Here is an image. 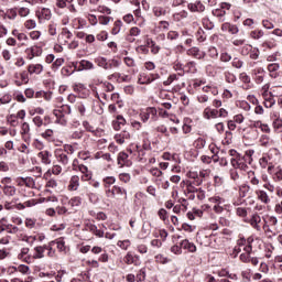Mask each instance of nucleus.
I'll list each match as a JSON object with an SVG mask.
<instances>
[{
    "label": "nucleus",
    "mask_w": 282,
    "mask_h": 282,
    "mask_svg": "<svg viewBox=\"0 0 282 282\" xmlns=\"http://www.w3.org/2000/svg\"><path fill=\"white\" fill-rule=\"evenodd\" d=\"M45 248H46V245L36 246L33 248V256H32L33 261L34 259H45Z\"/></svg>",
    "instance_id": "11"
},
{
    "label": "nucleus",
    "mask_w": 282,
    "mask_h": 282,
    "mask_svg": "<svg viewBox=\"0 0 282 282\" xmlns=\"http://www.w3.org/2000/svg\"><path fill=\"white\" fill-rule=\"evenodd\" d=\"M135 259H138V257H134L133 254H131V252H128L123 258V261L124 263H127V265H132V263L135 264Z\"/></svg>",
    "instance_id": "47"
},
{
    "label": "nucleus",
    "mask_w": 282,
    "mask_h": 282,
    "mask_svg": "<svg viewBox=\"0 0 282 282\" xmlns=\"http://www.w3.org/2000/svg\"><path fill=\"white\" fill-rule=\"evenodd\" d=\"M173 69H174V72H180V73L177 74V76H183L184 74H186L184 64H182V62H180V61H175V62H174V64H173Z\"/></svg>",
    "instance_id": "33"
},
{
    "label": "nucleus",
    "mask_w": 282,
    "mask_h": 282,
    "mask_svg": "<svg viewBox=\"0 0 282 282\" xmlns=\"http://www.w3.org/2000/svg\"><path fill=\"white\" fill-rule=\"evenodd\" d=\"M104 107V104L100 102V101H95L94 105H93V111L95 113H97V116H102V113H105V108Z\"/></svg>",
    "instance_id": "35"
},
{
    "label": "nucleus",
    "mask_w": 282,
    "mask_h": 282,
    "mask_svg": "<svg viewBox=\"0 0 282 282\" xmlns=\"http://www.w3.org/2000/svg\"><path fill=\"white\" fill-rule=\"evenodd\" d=\"M121 28H122V21L120 20L115 21L111 33L115 35L120 34Z\"/></svg>",
    "instance_id": "54"
},
{
    "label": "nucleus",
    "mask_w": 282,
    "mask_h": 282,
    "mask_svg": "<svg viewBox=\"0 0 282 282\" xmlns=\"http://www.w3.org/2000/svg\"><path fill=\"white\" fill-rule=\"evenodd\" d=\"M117 164L119 169H123V166H131L132 162L131 159H129V155L127 152H120L117 156Z\"/></svg>",
    "instance_id": "6"
},
{
    "label": "nucleus",
    "mask_w": 282,
    "mask_h": 282,
    "mask_svg": "<svg viewBox=\"0 0 282 282\" xmlns=\"http://www.w3.org/2000/svg\"><path fill=\"white\" fill-rule=\"evenodd\" d=\"M203 116L206 118V120H210V118H219V110L207 107L204 109Z\"/></svg>",
    "instance_id": "13"
},
{
    "label": "nucleus",
    "mask_w": 282,
    "mask_h": 282,
    "mask_svg": "<svg viewBox=\"0 0 282 282\" xmlns=\"http://www.w3.org/2000/svg\"><path fill=\"white\" fill-rule=\"evenodd\" d=\"M180 75L177 74H171L169 75L167 79L163 82L164 87H169L170 85H173V83H175V80H178Z\"/></svg>",
    "instance_id": "43"
},
{
    "label": "nucleus",
    "mask_w": 282,
    "mask_h": 282,
    "mask_svg": "<svg viewBox=\"0 0 282 282\" xmlns=\"http://www.w3.org/2000/svg\"><path fill=\"white\" fill-rule=\"evenodd\" d=\"M226 150H220L213 155V162H219L220 166H228V159H226Z\"/></svg>",
    "instance_id": "8"
},
{
    "label": "nucleus",
    "mask_w": 282,
    "mask_h": 282,
    "mask_svg": "<svg viewBox=\"0 0 282 282\" xmlns=\"http://www.w3.org/2000/svg\"><path fill=\"white\" fill-rule=\"evenodd\" d=\"M131 139V133H129V131L123 130L120 133H117L115 135V140L117 142V144H124V140H130Z\"/></svg>",
    "instance_id": "15"
},
{
    "label": "nucleus",
    "mask_w": 282,
    "mask_h": 282,
    "mask_svg": "<svg viewBox=\"0 0 282 282\" xmlns=\"http://www.w3.org/2000/svg\"><path fill=\"white\" fill-rule=\"evenodd\" d=\"M25 30H34L36 28V20L29 19L23 23Z\"/></svg>",
    "instance_id": "48"
},
{
    "label": "nucleus",
    "mask_w": 282,
    "mask_h": 282,
    "mask_svg": "<svg viewBox=\"0 0 282 282\" xmlns=\"http://www.w3.org/2000/svg\"><path fill=\"white\" fill-rule=\"evenodd\" d=\"M120 65H122V62H120V59L110 58L108 59L107 72H109L110 69H118Z\"/></svg>",
    "instance_id": "34"
},
{
    "label": "nucleus",
    "mask_w": 282,
    "mask_h": 282,
    "mask_svg": "<svg viewBox=\"0 0 282 282\" xmlns=\"http://www.w3.org/2000/svg\"><path fill=\"white\" fill-rule=\"evenodd\" d=\"M54 246H56V242L54 241H50L47 245H46V248L45 250H47V257L48 259H56V249H54Z\"/></svg>",
    "instance_id": "24"
},
{
    "label": "nucleus",
    "mask_w": 282,
    "mask_h": 282,
    "mask_svg": "<svg viewBox=\"0 0 282 282\" xmlns=\"http://www.w3.org/2000/svg\"><path fill=\"white\" fill-rule=\"evenodd\" d=\"M224 76H225L226 83H229V84L237 83V76L230 73L229 70L225 72Z\"/></svg>",
    "instance_id": "44"
},
{
    "label": "nucleus",
    "mask_w": 282,
    "mask_h": 282,
    "mask_svg": "<svg viewBox=\"0 0 282 282\" xmlns=\"http://www.w3.org/2000/svg\"><path fill=\"white\" fill-rule=\"evenodd\" d=\"M95 63L98 67H101V69H105L107 72L109 59L107 57L98 56L95 58Z\"/></svg>",
    "instance_id": "31"
},
{
    "label": "nucleus",
    "mask_w": 282,
    "mask_h": 282,
    "mask_svg": "<svg viewBox=\"0 0 282 282\" xmlns=\"http://www.w3.org/2000/svg\"><path fill=\"white\" fill-rule=\"evenodd\" d=\"M32 122L39 128L43 127V124H47L43 122V118H41V116L33 117Z\"/></svg>",
    "instance_id": "64"
},
{
    "label": "nucleus",
    "mask_w": 282,
    "mask_h": 282,
    "mask_svg": "<svg viewBox=\"0 0 282 282\" xmlns=\"http://www.w3.org/2000/svg\"><path fill=\"white\" fill-rule=\"evenodd\" d=\"M187 56H193L194 58L202 61V58L206 57V53L199 51V47L194 46V47L187 50Z\"/></svg>",
    "instance_id": "10"
},
{
    "label": "nucleus",
    "mask_w": 282,
    "mask_h": 282,
    "mask_svg": "<svg viewBox=\"0 0 282 282\" xmlns=\"http://www.w3.org/2000/svg\"><path fill=\"white\" fill-rule=\"evenodd\" d=\"M8 122L11 127H19V119L15 115H10V117H8Z\"/></svg>",
    "instance_id": "63"
},
{
    "label": "nucleus",
    "mask_w": 282,
    "mask_h": 282,
    "mask_svg": "<svg viewBox=\"0 0 282 282\" xmlns=\"http://www.w3.org/2000/svg\"><path fill=\"white\" fill-rule=\"evenodd\" d=\"M269 164H270V156L269 155H264V156L260 158L259 165L261 166V169H268Z\"/></svg>",
    "instance_id": "53"
},
{
    "label": "nucleus",
    "mask_w": 282,
    "mask_h": 282,
    "mask_svg": "<svg viewBox=\"0 0 282 282\" xmlns=\"http://www.w3.org/2000/svg\"><path fill=\"white\" fill-rule=\"evenodd\" d=\"M252 153H254V151H249L246 152V154H240L238 156V163H239V170L240 171H248V169H250L248 166V164H252L253 159H252Z\"/></svg>",
    "instance_id": "2"
},
{
    "label": "nucleus",
    "mask_w": 282,
    "mask_h": 282,
    "mask_svg": "<svg viewBox=\"0 0 282 282\" xmlns=\"http://www.w3.org/2000/svg\"><path fill=\"white\" fill-rule=\"evenodd\" d=\"M181 248L183 250H187V252H197V246H195L193 242H189L188 239L181 241Z\"/></svg>",
    "instance_id": "18"
},
{
    "label": "nucleus",
    "mask_w": 282,
    "mask_h": 282,
    "mask_svg": "<svg viewBox=\"0 0 282 282\" xmlns=\"http://www.w3.org/2000/svg\"><path fill=\"white\" fill-rule=\"evenodd\" d=\"M248 180L252 186H259V178H257V175L254 174V171H248L247 172Z\"/></svg>",
    "instance_id": "38"
},
{
    "label": "nucleus",
    "mask_w": 282,
    "mask_h": 282,
    "mask_svg": "<svg viewBox=\"0 0 282 282\" xmlns=\"http://www.w3.org/2000/svg\"><path fill=\"white\" fill-rule=\"evenodd\" d=\"M187 8L189 12H204V10H206V7L202 3V1L188 3Z\"/></svg>",
    "instance_id": "17"
},
{
    "label": "nucleus",
    "mask_w": 282,
    "mask_h": 282,
    "mask_svg": "<svg viewBox=\"0 0 282 282\" xmlns=\"http://www.w3.org/2000/svg\"><path fill=\"white\" fill-rule=\"evenodd\" d=\"M141 32L142 31L138 26L131 28L129 31V35L127 36V41L133 43L135 39H133L132 36H140Z\"/></svg>",
    "instance_id": "29"
},
{
    "label": "nucleus",
    "mask_w": 282,
    "mask_h": 282,
    "mask_svg": "<svg viewBox=\"0 0 282 282\" xmlns=\"http://www.w3.org/2000/svg\"><path fill=\"white\" fill-rule=\"evenodd\" d=\"M230 61H232V55L225 52L220 54V62L221 63H230Z\"/></svg>",
    "instance_id": "62"
},
{
    "label": "nucleus",
    "mask_w": 282,
    "mask_h": 282,
    "mask_svg": "<svg viewBox=\"0 0 282 282\" xmlns=\"http://www.w3.org/2000/svg\"><path fill=\"white\" fill-rule=\"evenodd\" d=\"M21 135L24 140V142H30L31 140V134H30V123L23 122L21 126Z\"/></svg>",
    "instance_id": "16"
},
{
    "label": "nucleus",
    "mask_w": 282,
    "mask_h": 282,
    "mask_svg": "<svg viewBox=\"0 0 282 282\" xmlns=\"http://www.w3.org/2000/svg\"><path fill=\"white\" fill-rule=\"evenodd\" d=\"M188 18V11L182 10L181 12L174 13L173 19L174 21H184V19Z\"/></svg>",
    "instance_id": "39"
},
{
    "label": "nucleus",
    "mask_w": 282,
    "mask_h": 282,
    "mask_svg": "<svg viewBox=\"0 0 282 282\" xmlns=\"http://www.w3.org/2000/svg\"><path fill=\"white\" fill-rule=\"evenodd\" d=\"M80 67L83 69H94V63H91L90 61H87V59H83L80 62Z\"/></svg>",
    "instance_id": "58"
},
{
    "label": "nucleus",
    "mask_w": 282,
    "mask_h": 282,
    "mask_svg": "<svg viewBox=\"0 0 282 282\" xmlns=\"http://www.w3.org/2000/svg\"><path fill=\"white\" fill-rule=\"evenodd\" d=\"M53 241L56 243L57 250L59 252H65L66 247H65V240L63 238H58V239L53 240Z\"/></svg>",
    "instance_id": "51"
},
{
    "label": "nucleus",
    "mask_w": 282,
    "mask_h": 282,
    "mask_svg": "<svg viewBox=\"0 0 282 282\" xmlns=\"http://www.w3.org/2000/svg\"><path fill=\"white\" fill-rule=\"evenodd\" d=\"M231 67H234L235 69H241V67H243V61H241V58L239 57L232 58Z\"/></svg>",
    "instance_id": "50"
},
{
    "label": "nucleus",
    "mask_w": 282,
    "mask_h": 282,
    "mask_svg": "<svg viewBox=\"0 0 282 282\" xmlns=\"http://www.w3.org/2000/svg\"><path fill=\"white\" fill-rule=\"evenodd\" d=\"M112 195H127V189H124L118 185H115L112 187Z\"/></svg>",
    "instance_id": "55"
},
{
    "label": "nucleus",
    "mask_w": 282,
    "mask_h": 282,
    "mask_svg": "<svg viewBox=\"0 0 282 282\" xmlns=\"http://www.w3.org/2000/svg\"><path fill=\"white\" fill-rule=\"evenodd\" d=\"M158 28L162 32H169V28H171V24L169 23V21H160Z\"/></svg>",
    "instance_id": "56"
},
{
    "label": "nucleus",
    "mask_w": 282,
    "mask_h": 282,
    "mask_svg": "<svg viewBox=\"0 0 282 282\" xmlns=\"http://www.w3.org/2000/svg\"><path fill=\"white\" fill-rule=\"evenodd\" d=\"M29 74H42L43 73V66L41 64H30L28 66Z\"/></svg>",
    "instance_id": "27"
},
{
    "label": "nucleus",
    "mask_w": 282,
    "mask_h": 282,
    "mask_svg": "<svg viewBox=\"0 0 282 282\" xmlns=\"http://www.w3.org/2000/svg\"><path fill=\"white\" fill-rule=\"evenodd\" d=\"M83 204V198L80 196H75L68 200V206H72V208H76Z\"/></svg>",
    "instance_id": "41"
},
{
    "label": "nucleus",
    "mask_w": 282,
    "mask_h": 282,
    "mask_svg": "<svg viewBox=\"0 0 282 282\" xmlns=\"http://www.w3.org/2000/svg\"><path fill=\"white\" fill-rule=\"evenodd\" d=\"M148 45H150L152 54H160V46L153 40L148 42Z\"/></svg>",
    "instance_id": "61"
},
{
    "label": "nucleus",
    "mask_w": 282,
    "mask_h": 282,
    "mask_svg": "<svg viewBox=\"0 0 282 282\" xmlns=\"http://www.w3.org/2000/svg\"><path fill=\"white\" fill-rule=\"evenodd\" d=\"M39 160H41L42 164H52V152L47 150H43L37 154Z\"/></svg>",
    "instance_id": "9"
},
{
    "label": "nucleus",
    "mask_w": 282,
    "mask_h": 282,
    "mask_svg": "<svg viewBox=\"0 0 282 282\" xmlns=\"http://www.w3.org/2000/svg\"><path fill=\"white\" fill-rule=\"evenodd\" d=\"M263 34H264L263 31L256 30V31H251L250 36H251V39L259 41V39H262Z\"/></svg>",
    "instance_id": "59"
},
{
    "label": "nucleus",
    "mask_w": 282,
    "mask_h": 282,
    "mask_svg": "<svg viewBox=\"0 0 282 282\" xmlns=\"http://www.w3.org/2000/svg\"><path fill=\"white\" fill-rule=\"evenodd\" d=\"M78 186H80V177L73 175L69 180L68 191H78Z\"/></svg>",
    "instance_id": "20"
},
{
    "label": "nucleus",
    "mask_w": 282,
    "mask_h": 282,
    "mask_svg": "<svg viewBox=\"0 0 282 282\" xmlns=\"http://www.w3.org/2000/svg\"><path fill=\"white\" fill-rule=\"evenodd\" d=\"M112 184H116V177L113 176H107L104 178V185L105 187H109V186H112Z\"/></svg>",
    "instance_id": "60"
},
{
    "label": "nucleus",
    "mask_w": 282,
    "mask_h": 282,
    "mask_svg": "<svg viewBox=\"0 0 282 282\" xmlns=\"http://www.w3.org/2000/svg\"><path fill=\"white\" fill-rule=\"evenodd\" d=\"M274 144V141L268 135L262 134L260 138V145L264 147V149H268Z\"/></svg>",
    "instance_id": "25"
},
{
    "label": "nucleus",
    "mask_w": 282,
    "mask_h": 282,
    "mask_svg": "<svg viewBox=\"0 0 282 282\" xmlns=\"http://www.w3.org/2000/svg\"><path fill=\"white\" fill-rule=\"evenodd\" d=\"M75 109L78 110V113H79L80 116H85V113H86V111H87V108L85 107V102H83V101H77V102L75 104Z\"/></svg>",
    "instance_id": "45"
},
{
    "label": "nucleus",
    "mask_w": 282,
    "mask_h": 282,
    "mask_svg": "<svg viewBox=\"0 0 282 282\" xmlns=\"http://www.w3.org/2000/svg\"><path fill=\"white\" fill-rule=\"evenodd\" d=\"M74 147L70 144H65L64 149L55 150V158L59 164L67 166L69 164V155H74Z\"/></svg>",
    "instance_id": "1"
},
{
    "label": "nucleus",
    "mask_w": 282,
    "mask_h": 282,
    "mask_svg": "<svg viewBox=\"0 0 282 282\" xmlns=\"http://www.w3.org/2000/svg\"><path fill=\"white\" fill-rule=\"evenodd\" d=\"M35 15L40 23H43V21H50V19H52V11L48 8H43L42 10L36 11Z\"/></svg>",
    "instance_id": "7"
},
{
    "label": "nucleus",
    "mask_w": 282,
    "mask_h": 282,
    "mask_svg": "<svg viewBox=\"0 0 282 282\" xmlns=\"http://www.w3.org/2000/svg\"><path fill=\"white\" fill-rule=\"evenodd\" d=\"M223 32H228L229 34H238L239 33V28L235 24H230L228 22H225L221 25Z\"/></svg>",
    "instance_id": "19"
},
{
    "label": "nucleus",
    "mask_w": 282,
    "mask_h": 282,
    "mask_svg": "<svg viewBox=\"0 0 282 282\" xmlns=\"http://www.w3.org/2000/svg\"><path fill=\"white\" fill-rule=\"evenodd\" d=\"M256 195L258 196V199L262 204H270L271 199H270V195H268V192H265L263 189H259L256 192Z\"/></svg>",
    "instance_id": "22"
},
{
    "label": "nucleus",
    "mask_w": 282,
    "mask_h": 282,
    "mask_svg": "<svg viewBox=\"0 0 282 282\" xmlns=\"http://www.w3.org/2000/svg\"><path fill=\"white\" fill-rule=\"evenodd\" d=\"M18 259H21L25 263H32L33 258L30 256V248L24 247L21 249V252L18 254Z\"/></svg>",
    "instance_id": "12"
},
{
    "label": "nucleus",
    "mask_w": 282,
    "mask_h": 282,
    "mask_svg": "<svg viewBox=\"0 0 282 282\" xmlns=\"http://www.w3.org/2000/svg\"><path fill=\"white\" fill-rule=\"evenodd\" d=\"M209 172L208 170H203L198 172V180L194 181V184L196 186H202V184H204V180H206V177H208Z\"/></svg>",
    "instance_id": "30"
},
{
    "label": "nucleus",
    "mask_w": 282,
    "mask_h": 282,
    "mask_svg": "<svg viewBox=\"0 0 282 282\" xmlns=\"http://www.w3.org/2000/svg\"><path fill=\"white\" fill-rule=\"evenodd\" d=\"M248 224H250L251 228H253V230H257V232H261L262 228L263 230H265V221H262L261 216L257 213L251 215Z\"/></svg>",
    "instance_id": "3"
},
{
    "label": "nucleus",
    "mask_w": 282,
    "mask_h": 282,
    "mask_svg": "<svg viewBox=\"0 0 282 282\" xmlns=\"http://www.w3.org/2000/svg\"><path fill=\"white\" fill-rule=\"evenodd\" d=\"M184 67L187 74H197V63L195 61L187 62Z\"/></svg>",
    "instance_id": "28"
},
{
    "label": "nucleus",
    "mask_w": 282,
    "mask_h": 282,
    "mask_svg": "<svg viewBox=\"0 0 282 282\" xmlns=\"http://www.w3.org/2000/svg\"><path fill=\"white\" fill-rule=\"evenodd\" d=\"M2 193L6 197H14L17 195V187L14 185L3 186Z\"/></svg>",
    "instance_id": "26"
},
{
    "label": "nucleus",
    "mask_w": 282,
    "mask_h": 282,
    "mask_svg": "<svg viewBox=\"0 0 282 282\" xmlns=\"http://www.w3.org/2000/svg\"><path fill=\"white\" fill-rule=\"evenodd\" d=\"M17 10H18V14L21 18L30 17V8H28V7H18Z\"/></svg>",
    "instance_id": "46"
},
{
    "label": "nucleus",
    "mask_w": 282,
    "mask_h": 282,
    "mask_svg": "<svg viewBox=\"0 0 282 282\" xmlns=\"http://www.w3.org/2000/svg\"><path fill=\"white\" fill-rule=\"evenodd\" d=\"M124 124H127V120L124 119V117L122 116H117V119L112 121V127L115 129V131H120V129H122V127H124Z\"/></svg>",
    "instance_id": "21"
},
{
    "label": "nucleus",
    "mask_w": 282,
    "mask_h": 282,
    "mask_svg": "<svg viewBox=\"0 0 282 282\" xmlns=\"http://www.w3.org/2000/svg\"><path fill=\"white\" fill-rule=\"evenodd\" d=\"M275 89L272 91H263L262 93V98H263V106L267 109H272L273 105H276V95H274Z\"/></svg>",
    "instance_id": "4"
},
{
    "label": "nucleus",
    "mask_w": 282,
    "mask_h": 282,
    "mask_svg": "<svg viewBox=\"0 0 282 282\" xmlns=\"http://www.w3.org/2000/svg\"><path fill=\"white\" fill-rule=\"evenodd\" d=\"M185 185H186L187 193H197L199 191V188L195 187V186H198L195 184V181H186Z\"/></svg>",
    "instance_id": "37"
},
{
    "label": "nucleus",
    "mask_w": 282,
    "mask_h": 282,
    "mask_svg": "<svg viewBox=\"0 0 282 282\" xmlns=\"http://www.w3.org/2000/svg\"><path fill=\"white\" fill-rule=\"evenodd\" d=\"M153 80H160V75L158 73H152L147 79L139 78L140 85H151Z\"/></svg>",
    "instance_id": "23"
},
{
    "label": "nucleus",
    "mask_w": 282,
    "mask_h": 282,
    "mask_svg": "<svg viewBox=\"0 0 282 282\" xmlns=\"http://www.w3.org/2000/svg\"><path fill=\"white\" fill-rule=\"evenodd\" d=\"M19 15V11L17 8L14 9H9L7 11V18L10 20V21H14V19H17V17Z\"/></svg>",
    "instance_id": "49"
},
{
    "label": "nucleus",
    "mask_w": 282,
    "mask_h": 282,
    "mask_svg": "<svg viewBox=\"0 0 282 282\" xmlns=\"http://www.w3.org/2000/svg\"><path fill=\"white\" fill-rule=\"evenodd\" d=\"M26 52H30L32 54V56H28L29 61H32V58L41 56V54H43V50L39 46H32L28 48Z\"/></svg>",
    "instance_id": "32"
},
{
    "label": "nucleus",
    "mask_w": 282,
    "mask_h": 282,
    "mask_svg": "<svg viewBox=\"0 0 282 282\" xmlns=\"http://www.w3.org/2000/svg\"><path fill=\"white\" fill-rule=\"evenodd\" d=\"M117 246L121 248V250H129V247L131 246V240H119L117 242Z\"/></svg>",
    "instance_id": "52"
},
{
    "label": "nucleus",
    "mask_w": 282,
    "mask_h": 282,
    "mask_svg": "<svg viewBox=\"0 0 282 282\" xmlns=\"http://www.w3.org/2000/svg\"><path fill=\"white\" fill-rule=\"evenodd\" d=\"M82 175L83 182H89L91 180V172L89 171V167H87L85 164H82L79 166V170H77Z\"/></svg>",
    "instance_id": "14"
},
{
    "label": "nucleus",
    "mask_w": 282,
    "mask_h": 282,
    "mask_svg": "<svg viewBox=\"0 0 282 282\" xmlns=\"http://www.w3.org/2000/svg\"><path fill=\"white\" fill-rule=\"evenodd\" d=\"M156 120L158 118V109L154 107H148L145 110L140 112V119L142 122H149V119Z\"/></svg>",
    "instance_id": "5"
},
{
    "label": "nucleus",
    "mask_w": 282,
    "mask_h": 282,
    "mask_svg": "<svg viewBox=\"0 0 282 282\" xmlns=\"http://www.w3.org/2000/svg\"><path fill=\"white\" fill-rule=\"evenodd\" d=\"M152 12L154 17H166L167 14L166 9H164L163 7H154L152 9Z\"/></svg>",
    "instance_id": "42"
},
{
    "label": "nucleus",
    "mask_w": 282,
    "mask_h": 282,
    "mask_svg": "<svg viewBox=\"0 0 282 282\" xmlns=\"http://www.w3.org/2000/svg\"><path fill=\"white\" fill-rule=\"evenodd\" d=\"M41 135L42 138H44V140H52V138H54V130L47 129L44 132H42Z\"/></svg>",
    "instance_id": "57"
},
{
    "label": "nucleus",
    "mask_w": 282,
    "mask_h": 282,
    "mask_svg": "<svg viewBox=\"0 0 282 282\" xmlns=\"http://www.w3.org/2000/svg\"><path fill=\"white\" fill-rule=\"evenodd\" d=\"M262 47L264 50H274V47H276V40L270 39V40L264 41L262 43Z\"/></svg>",
    "instance_id": "40"
},
{
    "label": "nucleus",
    "mask_w": 282,
    "mask_h": 282,
    "mask_svg": "<svg viewBox=\"0 0 282 282\" xmlns=\"http://www.w3.org/2000/svg\"><path fill=\"white\" fill-rule=\"evenodd\" d=\"M279 68H280V66L276 63H272V64L268 65V72H270V76L272 78H276V76H278L276 72H279Z\"/></svg>",
    "instance_id": "36"
}]
</instances>
